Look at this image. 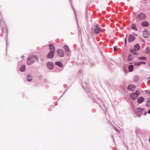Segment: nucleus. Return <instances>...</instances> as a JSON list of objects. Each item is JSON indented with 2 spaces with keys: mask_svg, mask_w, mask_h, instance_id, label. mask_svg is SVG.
<instances>
[{
  "mask_svg": "<svg viewBox=\"0 0 150 150\" xmlns=\"http://www.w3.org/2000/svg\"><path fill=\"white\" fill-rule=\"evenodd\" d=\"M146 64V63L144 62H139L138 63H136L134 64L135 65H136V66H139L141 64Z\"/></svg>",
  "mask_w": 150,
  "mask_h": 150,
  "instance_id": "obj_16",
  "label": "nucleus"
},
{
  "mask_svg": "<svg viewBox=\"0 0 150 150\" xmlns=\"http://www.w3.org/2000/svg\"><path fill=\"white\" fill-rule=\"evenodd\" d=\"M149 65L150 66V64H149Z\"/></svg>",
  "mask_w": 150,
  "mask_h": 150,
  "instance_id": "obj_37",
  "label": "nucleus"
},
{
  "mask_svg": "<svg viewBox=\"0 0 150 150\" xmlns=\"http://www.w3.org/2000/svg\"><path fill=\"white\" fill-rule=\"evenodd\" d=\"M101 31L100 28L98 26L97 24L95 25L94 27V33L98 34Z\"/></svg>",
  "mask_w": 150,
  "mask_h": 150,
  "instance_id": "obj_4",
  "label": "nucleus"
},
{
  "mask_svg": "<svg viewBox=\"0 0 150 150\" xmlns=\"http://www.w3.org/2000/svg\"><path fill=\"white\" fill-rule=\"evenodd\" d=\"M144 100V99L143 97H139L137 100V102L139 103H142Z\"/></svg>",
  "mask_w": 150,
  "mask_h": 150,
  "instance_id": "obj_12",
  "label": "nucleus"
},
{
  "mask_svg": "<svg viewBox=\"0 0 150 150\" xmlns=\"http://www.w3.org/2000/svg\"><path fill=\"white\" fill-rule=\"evenodd\" d=\"M134 49H130V52L133 54H136V52H135Z\"/></svg>",
  "mask_w": 150,
  "mask_h": 150,
  "instance_id": "obj_25",
  "label": "nucleus"
},
{
  "mask_svg": "<svg viewBox=\"0 0 150 150\" xmlns=\"http://www.w3.org/2000/svg\"><path fill=\"white\" fill-rule=\"evenodd\" d=\"M140 93V91L138 90L136 91L135 92L131 93L129 95V96L132 100H135L137 98Z\"/></svg>",
  "mask_w": 150,
  "mask_h": 150,
  "instance_id": "obj_2",
  "label": "nucleus"
},
{
  "mask_svg": "<svg viewBox=\"0 0 150 150\" xmlns=\"http://www.w3.org/2000/svg\"><path fill=\"white\" fill-rule=\"evenodd\" d=\"M148 113L150 114V109L148 111Z\"/></svg>",
  "mask_w": 150,
  "mask_h": 150,
  "instance_id": "obj_31",
  "label": "nucleus"
},
{
  "mask_svg": "<svg viewBox=\"0 0 150 150\" xmlns=\"http://www.w3.org/2000/svg\"><path fill=\"white\" fill-rule=\"evenodd\" d=\"M134 68L133 66L132 65H129L128 67L129 71V72L132 71Z\"/></svg>",
  "mask_w": 150,
  "mask_h": 150,
  "instance_id": "obj_19",
  "label": "nucleus"
},
{
  "mask_svg": "<svg viewBox=\"0 0 150 150\" xmlns=\"http://www.w3.org/2000/svg\"><path fill=\"white\" fill-rule=\"evenodd\" d=\"M35 59L37 60H38V58L37 56L34 55L29 56L27 60L28 64L30 65L33 64Z\"/></svg>",
  "mask_w": 150,
  "mask_h": 150,
  "instance_id": "obj_1",
  "label": "nucleus"
},
{
  "mask_svg": "<svg viewBox=\"0 0 150 150\" xmlns=\"http://www.w3.org/2000/svg\"><path fill=\"white\" fill-rule=\"evenodd\" d=\"M138 80H139V78L138 77H135V80H136V81H137Z\"/></svg>",
  "mask_w": 150,
  "mask_h": 150,
  "instance_id": "obj_30",
  "label": "nucleus"
},
{
  "mask_svg": "<svg viewBox=\"0 0 150 150\" xmlns=\"http://www.w3.org/2000/svg\"><path fill=\"white\" fill-rule=\"evenodd\" d=\"M54 56V52L50 51V52L48 54L47 57L48 58H52Z\"/></svg>",
  "mask_w": 150,
  "mask_h": 150,
  "instance_id": "obj_7",
  "label": "nucleus"
},
{
  "mask_svg": "<svg viewBox=\"0 0 150 150\" xmlns=\"http://www.w3.org/2000/svg\"><path fill=\"white\" fill-rule=\"evenodd\" d=\"M49 49L50 51L54 52L55 50V48L54 46L52 44H50L49 45Z\"/></svg>",
  "mask_w": 150,
  "mask_h": 150,
  "instance_id": "obj_11",
  "label": "nucleus"
},
{
  "mask_svg": "<svg viewBox=\"0 0 150 150\" xmlns=\"http://www.w3.org/2000/svg\"><path fill=\"white\" fill-rule=\"evenodd\" d=\"M146 17L145 14L143 13H140L137 16V18L141 20H142L145 19Z\"/></svg>",
  "mask_w": 150,
  "mask_h": 150,
  "instance_id": "obj_3",
  "label": "nucleus"
},
{
  "mask_svg": "<svg viewBox=\"0 0 150 150\" xmlns=\"http://www.w3.org/2000/svg\"><path fill=\"white\" fill-rule=\"evenodd\" d=\"M149 142H150V138H149Z\"/></svg>",
  "mask_w": 150,
  "mask_h": 150,
  "instance_id": "obj_33",
  "label": "nucleus"
},
{
  "mask_svg": "<svg viewBox=\"0 0 150 150\" xmlns=\"http://www.w3.org/2000/svg\"><path fill=\"white\" fill-rule=\"evenodd\" d=\"M32 79V77L30 75H28L27 76V80L28 81H30Z\"/></svg>",
  "mask_w": 150,
  "mask_h": 150,
  "instance_id": "obj_22",
  "label": "nucleus"
},
{
  "mask_svg": "<svg viewBox=\"0 0 150 150\" xmlns=\"http://www.w3.org/2000/svg\"><path fill=\"white\" fill-rule=\"evenodd\" d=\"M63 48L65 52H69V47L66 45L64 46Z\"/></svg>",
  "mask_w": 150,
  "mask_h": 150,
  "instance_id": "obj_15",
  "label": "nucleus"
},
{
  "mask_svg": "<svg viewBox=\"0 0 150 150\" xmlns=\"http://www.w3.org/2000/svg\"><path fill=\"white\" fill-rule=\"evenodd\" d=\"M140 46L138 44H137L134 46V49L135 51H138L140 49Z\"/></svg>",
  "mask_w": 150,
  "mask_h": 150,
  "instance_id": "obj_14",
  "label": "nucleus"
},
{
  "mask_svg": "<svg viewBox=\"0 0 150 150\" xmlns=\"http://www.w3.org/2000/svg\"><path fill=\"white\" fill-rule=\"evenodd\" d=\"M149 93L150 94V91L149 92Z\"/></svg>",
  "mask_w": 150,
  "mask_h": 150,
  "instance_id": "obj_34",
  "label": "nucleus"
},
{
  "mask_svg": "<svg viewBox=\"0 0 150 150\" xmlns=\"http://www.w3.org/2000/svg\"><path fill=\"white\" fill-rule=\"evenodd\" d=\"M146 52L147 54H149L150 53V51L149 47H147L146 48Z\"/></svg>",
  "mask_w": 150,
  "mask_h": 150,
  "instance_id": "obj_24",
  "label": "nucleus"
},
{
  "mask_svg": "<svg viewBox=\"0 0 150 150\" xmlns=\"http://www.w3.org/2000/svg\"><path fill=\"white\" fill-rule=\"evenodd\" d=\"M127 35H126V38H125V45H126V40H127Z\"/></svg>",
  "mask_w": 150,
  "mask_h": 150,
  "instance_id": "obj_29",
  "label": "nucleus"
},
{
  "mask_svg": "<svg viewBox=\"0 0 150 150\" xmlns=\"http://www.w3.org/2000/svg\"><path fill=\"white\" fill-rule=\"evenodd\" d=\"M135 88L136 87L135 85L132 84H130L128 86L127 89L129 90L133 91L135 90Z\"/></svg>",
  "mask_w": 150,
  "mask_h": 150,
  "instance_id": "obj_5",
  "label": "nucleus"
},
{
  "mask_svg": "<svg viewBox=\"0 0 150 150\" xmlns=\"http://www.w3.org/2000/svg\"><path fill=\"white\" fill-rule=\"evenodd\" d=\"M55 64L58 66L60 67H62L63 66V64L62 62H57L55 63Z\"/></svg>",
  "mask_w": 150,
  "mask_h": 150,
  "instance_id": "obj_17",
  "label": "nucleus"
},
{
  "mask_svg": "<svg viewBox=\"0 0 150 150\" xmlns=\"http://www.w3.org/2000/svg\"><path fill=\"white\" fill-rule=\"evenodd\" d=\"M143 35L145 38H147L149 35L148 30L147 29H145L143 31Z\"/></svg>",
  "mask_w": 150,
  "mask_h": 150,
  "instance_id": "obj_8",
  "label": "nucleus"
},
{
  "mask_svg": "<svg viewBox=\"0 0 150 150\" xmlns=\"http://www.w3.org/2000/svg\"><path fill=\"white\" fill-rule=\"evenodd\" d=\"M24 56H22V57H21V58H22V59H23V58H24Z\"/></svg>",
  "mask_w": 150,
  "mask_h": 150,
  "instance_id": "obj_32",
  "label": "nucleus"
},
{
  "mask_svg": "<svg viewBox=\"0 0 150 150\" xmlns=\"http://www.w3.org/2000/svg\"><path fill=\"white\" fill-rule=\"evenodd\" d=\"M132 59V56L131 54H129L128 56V61H130Z\"/></svg>",
  "mask_w": 150,
  "mask_h": 150,
  "instance_id": "obj_23",
  "label": "nucleus"
},
{
  "mask_svg": "<svg viewBox=\"0 0 150 150\" xmlns=\"http://www.w3.org/2000/svg\"><path fill=\"white\" fill-rule=\"evenodd\" d=\"M132 29L133 30H137V28H136V27L135 25L134 24H133L132 25Z\"/></svg>",
  "mask_w": 150,
  "mask_h": 150,
  "instance_id": "obj_27",
  "label": "nucleus"
},
{
  "mask_svg": "<svg viewBox=\"0 0 150 150\" xmlns=\"http://www.w3.org/2000/svg\"><path fill=\"white\" fill-rule=\"evenodd\" d=\"M117 50V47L115 46L114 47V51H116Z\"/></svg>",
  "mask_w": 150,
  "mask_h": 150,
  "instance_id": "obj_28",
  "label": "nucleus"
},
{
  "mask_svg": "<svg viewBox=\"0 0 150 150\" xmlns=\"http://www.w3.org/2000/svg\"><path fill=\"white\" fill-rule=\"evenodd\" d=\"M146 105L148 107H150V100H149L146 104Z\"/></svg>",
  "mask_w": 150,
  "mask_h": 150,
  "instance_id": "obj_26",
  "label": "nucleus"
},
{
  "mask_svg": "<svg viewBox=\"0 0 150 150\" xmlns=\"http://www.w3.org/2000/svg\"><path fill=\"white\" fill-rule=\"evenodd\" d=\"M57 52L58 55L60 57H63L64 56V51L61 50H57Z\"/></svg>",
  "mask_w": 150,
  "mask_h": 150,
  "instance_id": "obj_6",
  "label": "nucleus"
},
{
  "mask_svg": "<svg viewBox=\"0 0 150 150\" xmlns=\"http://www.w3.org/2000/svg\"><path fill=\"white\" fill-rule=\"evenodd\" d=\"M47 67L50 69H52L54 67V64L53 63L51 62H49L47 64Z\"/></svg>",
  "mask_w": 150,
  "mask_h": 150,
  "instance_id": "obj_10",
  "label": "nucleus"
},
{
  "mask_svg": "<svg viewBox=\"0 0 150 150\" xmlns=\"http://www.w3.org/2000/svg\"><path fill=\"white\" fill-rule=\"evenodd\" d=\"M25 65H22L20 68V71H24L25 70Z\"/></svg>",
  "mask_w": 150,
  "mask_h": 150,
  "instance_id": "obj_18",
  "label": "nucleus"
},
{
  "mask_svg": "<svg viewBox=\"0 0 150 150\" xmlns=\"http://www.w3.org/2000/svg\"><path fill=\"white\" fill-rule=\"evenodd\" d=\"M135 39V38L132 35H130L128 38V41L129 42H132L134 41Z\"/></svg>",
  "mask_w": 150,
  "mask_h": 150,
  "instance_id": "obj_9",
  "label": "nucleus"
},
{
  "mask_svg": "<svg viewBox=\"0 0 150 150\" xmlns=\"http://www.w3.org/2000/svg\"><path fill=\"white\" fill-rule=\"evenodd\" d=\"M42 61H44V60H43V59H42Z\"/></svg>",
  "mask_w": 150,
  "mask_h": 150,
  "instance_id": "obj_35",
  "label": "nucleus"
},
{
  "mask_svg": "<svg viewBox=\"0 0 150 150\" xmlns=\"http://www.w3.org/2000/svg\"><path fill=\"white\" fill-rule=\"evenodd\" d=\"M148 79H150V76L148 78Z\"/></svg>",
  "mask_w": 150,
  "mask_h": 150,
  "instance_id": "obj_36",
  "label": "nucleus"
},
{
  "mask_svg": "<svg viewBox=\"0 0 150 150\" xmlns=\"http://www.w3.org/2000/svg\"><path fill=\"white\" fill-rule=\"evenodd\" d=\"M144 110V109L143 108H139L137 109V111L139 112H141Z\"/></svg>",
  "mask_w": 150,
  "mask_h": 150,
  "instance_id": "obj_21",
  "label": "nucleus"
},
{
  "mask_svg": "<svg viewBox=\"0 0 150 150\" xmlns=\"http://www.w3.org/2000/svg\"><path fill=\"white\" fill-rule=\"evenodd\" d=\"M139 59L141 60H146V58L145 57H139Z\"/></svg>",
  "mask_w": 150,
  "mask_h": 150,
  "instance_id": "obj_20",
  "label": "nucleus"
},
{
  "mask_svg": "<svg viewBox=\"0 0 150 150\" xmlns=\"http://www.w3.org/2000/svg\"><path fill=\"white\" fill-rule=\"evenodd\" d=\"M149 25V23L146 21H144L141 23V25L142 26H148Z\"/></svg>",
  "mask_w": 150,
  "mask_h": 150,
  "instance_id": "obj_13",
  "label": "nucleus"
}]
</instances>
